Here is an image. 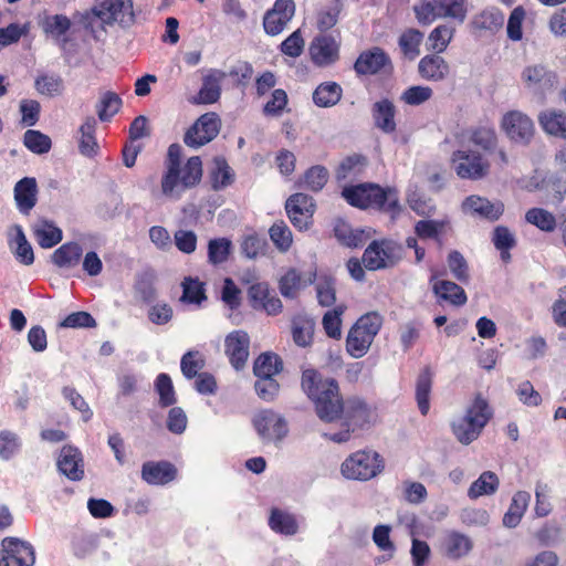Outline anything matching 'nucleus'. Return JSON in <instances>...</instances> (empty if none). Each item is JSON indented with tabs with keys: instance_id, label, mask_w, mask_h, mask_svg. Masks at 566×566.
I'll list each match as a JSON object with an SVG mask.
<instances>
[{
	"instance_id": "nucleus-1",
	"label": "nucleus",
	"mask_w": 566,
	"mask_h": 566,
	"mask_svg": "<svg viewBox=\"0 0 566 566\" xmlns=\"http://www.w3.org/2000/svg\"><path fill=\"white\" fill-rule=\"evenodd\" d=\"M301 386L314 402L321 420L325 422L343 420V429L334 433H324L326 439L336 443L347 442L354 431L371 422L375 413L371 406L359 397H349L344 400L338 382L334 378H324L318 370L308 368L302 373Z\"/></svg>"
},
{
	"instance_id": "nucleus-2",
	"label": "nucleus",
	"mask_w": 566,
	"mask_h": 566,
	"mask_svg": "<svg viewBox=\"0 0 566 566\" xmlns=\"http://www.w3.org/2000/svg\"><path fill=\"white\" fill-rule=\"evenodd\" d=\"M182 148L179 144L168 147L164 161L165 171L160 187L164 196L179 199L188 189L197 187L203 175L202 160L199 156L189 157L182 166Z\"/></svg>"
},
{
	"instance_id": "nucleus-3",
	"label": "nucleus",
	"mask_w": 566,
	"mask_h": 566,
	"mask_svg": "<svg viewBox=\"0 0 566 566\" xmlns=\"http://www.w3.org/2000/svg\"><path fill=\"white\" fill-rule=\"evenodd\" d=\"M342 196L352 207L359 209H376L392 214L400 210L397 191L373 182L345 187Z\"/></svg>"
},
{
	"instance_id": "nucleus-4",
	"label": "nucleus",
	"mask_w": 566,
	"mask_h": 566,
	"mask_svg": "<svg viewBox=\"0 0 566 566\" xmlns=\"http://www.w3.org/2000/svg\"><path fill=\"white\" fill-rule=\"evenodd\" d=\"M492 417L493 410L489 401L481 392H478L468 406L465 413L451 423L452 433L460 443L468 446L481 436Z\"/></svg>"
},
{
	"instance_id": "nucleus-5",
	"label": "nucleus",
	"mask_w": 566,
	"mask_h": 566,
	"mask_svg": "<svg viewBox=\"0 0 566 566\" xmlns=\"http://www.w3.org/2000/svg\"><path fill=\"white\" fill-rule=\"evenodd\" d=\"M384 318L378 312H368L352 325L345 339L346 353L353 358L364 357L380 332Z\"/></svg>"
},
{
	"instance_id": "nucleus-6",
	"label": "nucleus",
	"mask_w": 566,
	"mask_h": 566,
	"mask_svg": "<svg viewBox=\"0 0 566 566\" xmlns=\"http://www.w3.org/2000/svg\"><path fill=\"white\" fill-rule=\"evenodd\" d=\"M385 469L382 457L374 450H358L342 463V474L350 480L368 481Z\"/></svg>"
},
{
	"instance_id": "nucleus-7",
	"label": "nucleus",
	"mask_w": 566,
	"mask_h": 566,
	"mask_svg": "<svg viewBox=\"0 0 566 566\" xmlns=\"http://www.w3.org/2000/svg\"><path fill=\"white\" fill-rule=\"evenodd\" d=\"M402 245L394 240H374L365 249L361 262L368 271L394 268L402 259Z\"/></svg>"
},
{
	"instance_id": "nucleus-8",
	"label": "nucleus",
	"mask_w": 566,
	"mask_h": 566,
	"mask_svg": "<svg viewBox=\"0 0 566 566\" xmlns=\"http://www.w3.org/2000/svg\"><path fill=\"white\" fill-rule=\"evenodd\" d=\"M451 161L461 179L479 180L490 171V163L480 153L471 149L453 151Z\"/></svg>"
},
{
	"instance_id": "nucleus-9",
	"label": "nucleus",
	"mask_w": 566,
	"mask_h": 566,
	"mask_svg": "<svg viewBox=\"0 0 566 566\" xmlns=\"http://www.w3.org/2000/svg\"><path fill=\"white\" fill-rule=\"evenodd\" d=\"M252 424L259 437L265 442H280L287 432V422L273 409H262L252 418Z\"/></svg>"
},
{
	"instance_id": "nucleus-10",
	"label": "nucleus",
	"mask_w": 566,
	"mask_h": 566,
	"mask_svg": "<svg viewBox=\"0 0 566 566\" xmlns=\"http://www.w3.org/2000/svg\"><path fill=\"white\" fill-rule=\"evenodd\" d=\"M221 128L217 113L202 114L185 133L184 143L191 148H199L213 140Z\"/></svg>"
},
{
	"instance_id": "nucleus-11",
	"label": "nucleus",
	"mask_w": 566,
	"mask_h": 566,
	"mask_svg": "<svg viewBox=\"0 0 566 566\" xmlns=\"http://www.w3.org/2000/svg\"><path fill=\"white\" fill-rule=\"evenodd\" d=\"M357 76L391 73L394 65L389 54L380 46L364 50L357 56L353 66Z\"/></svg>"
},
{
	"instance_id": "nucleus-12",
	"label": "nucleus",
	"mask_w": 566,
	"mask_h": 566,
	"mask_svg": "<svg viewBox=\"0 0 566 566\" xmlns=\"http://www.w3.org/2000/svg\"><path fill=\"white\" fill-rule=\"evenodd\" d=\"M340 40L339 32L334 34H318L313 38L308 46L312 63L318 67H326L339 60Z\"/></svg>"
},
{
	"instance_id": "nucleus-13",
	"label": "nucleus",
	"mask_w": 566,
	"mask_h": 566,
	"mask_svg": "<svg viewBox=\"0 0 566 566\" xmlns=\"http://www.w3.org/2000/svg\"><path fill=\"white\" fill-rule=\"evenodd\" d=\"M0 566H33L35 554L33 547L19 538L6 537L1 543Z\"/></svg>"
},
{
	"instance_id": "nucleus-14",
	"label": "nucleus",
	"mask_w": 566,
	"mask_h": 566,
	"mask_svg": "<svg viewBox=\"0 0 566 566\" xmlns=\"http://www.w3.org/2000/svg\"><path fill=\"white\" fill-rule=\"evenodd\" d=\"M501 127L512 142L523 145L530 144L535 133L533 120L520 111L505 113L501 120Z\"/></svg>"
},
{
	"instance_id": "nucleus-15",
	"label": "nucleus",
	"mask_w": 566,
	"mask_h": 566,
	"mask_svg": "<svg viewBox=\"0 0 566 566\" xmlns=\"http://www.w3.org/2000/svg\"><path fill=\"white\" fill-rule=\"evenodd\" d=\"M314 199L303 192L291 195L285 202V210L291 223L298 230L308 229L315 212Z\"/></svg>"
},
{
	"instance_id": "nucleus-16",
	"label": "nucleus",
	"mask_w": 566,
	"mask_h": 566,
	"mask_svg": "<svg viewBox=\"0 0 566 566\" xmlns=\"http://www.w3.org/2000/svg\"><path fill=\"white\" fill-rule=\"evenodd\" d=\"M295 13L293 0H275L273 8L263 18V28L269 35L280 34Z\"/></svg>"
},
{
	"instance_id": "nucleus-17",
	"label": "nucleus",
	"mask_w": 566,
	"mask_h": 566,
	"mask_svg": "<svg viewBox=\"0 0 566 566\" xmlns=\"http://www.w3.org/2000/svg\"><path fill=\"white\" fill-rule=\"evenodd\" d=\"M250 337L245 331L238 329L227 335L224 353L235 370H242L249 358Z\"/></svg>"
},
{
	"instance_id": "nucleus-18",
	"label": "nucleus",
	"mask_w": 566,
	"mask_h": 566,
	"mask_svg": "<svg viewBox=\"0 0 566 566\" xmlns=\"http://www.w3.org/2000/svg\"><path fill=\"white\" fill-rule=\"evenodd\" d=\"M248 297L254 310L264 311L269 315H277L282 312L283 304L281 300L266 282L252 284L248 289Z\"/></svg>"
},
{
	"instance_id": "nucleus-19",
	"label": "nucleus",
	"mask_w": 566,
	"mask_h": 566,
	"mask_svg": "<svg viewBox=\"0 0 566 566\" xmlns=\"http://www.w3.org/2000/svg\"><path fill=\"white\" fill-rule=\"evenodd\" d=\"M97 6L103 23L117 22L120 25H130L135 21L132 0H99Z\"/></svg>"
},
{
	"instance_id": "nucleus-20",
	"label": "nucleus",
	"mask_w": 566,
	"mask_h": 566,
	"mask_svg": "<svg viewBox=\"0 0 566 566\" xmlns=\"http://www.w3.org/2000/svg\"><path fill=\"white\" fill-rule=\"evenodd\" d=\"M462 209L472 216L495 222L504 213V203L500 200L493 202L485 197L471 195L463 201Z\"/></svg>"
},
{
	"instance_id": "nucleus-21",
	"label": "nucleus",
	"mask_w": 566,
	"mask_h": 566,
	"mask_svg": "<svg viewBox=\"0 0 566 566\" xmlns=\"http://www.w3.org/2000/svg\"><path fill=\"white\" fill-rule=\"evenodd\" d=\"M315 277V272L306 276L297 269L290 268L279 280V291L283 297L295 300L302 290L314 283Z\"/></svg>"
},
{
	"instance_id": "nucleus-22",
	"label": "nucleus",
	"mask_w": 566,
	"mask_h": 566,
	"mask_svg": "<svg viewBox=\"0 0 566 566\" xmlns=\"http://www.w3.org/2000/svg\"><path fill=\"white\" fill-rule=\"evenodd\" d=\"M39 187L34 177H23L13 188L17 209L23 216H30L38 203Z\"/></svg>"
},
{
	"instance_id": "nucleus-23",
	"label": "nucleus",
	"mask_w": 566,
	"mask_h": 566,
	"mask_svg": "<svg viewBox=\"0 0 566 566\" xmlns=\"http://www.w3.org/2000/svg\"><path fill=\"white\" fill-rule=\"evenodd\" d=\"M472 548V539L459 531L446 532L440 541V552L442 556L452 560H458L467 556Z\"/></svg>"
},
{
	"instance_id": "nucleus-24",
	"label": "nucleus",
	"mask_w": 566,
	"mask_h": 566,
	"mask_svg": "<svg viewBox=\"0 0 566 566\" xmlns=\"http://www.w3.org/2000/svg\"><path fill=\"white\" fill-rule=\"evenodd\" d=\"M227 74L221 70L212 69L202 78V86L197 95L190 98V103L196 105H208L219 101L221 96V82Z\"/></svg>"
},
{
	"instance_id": "nucleus-25",
	"label": "nucleus",
	"mask_w": 566,
	"mask_h": 566,
	"mask_svg": "<svg viewBox=\"0 0 566 566\" xmlns=\"http://www.w3.org/2000/svg\"><path fill=\"white\" fill-rule=\"evenodd\" d=\"M177 468L169 461H147L142 467V479L150 485H166L177 478Z\"/></svg>"
},
{
	"instance_id": "nucleus-26",
	"label": "nucleus",
	"mask_w": 566,
	"mask_h": 566,
	"mask_svg": "<svg viewBox=\"0 0 566 566\" xmlns=\"http://www.w3.org/2000/svg\"><path fill=\"white\" fill-rule=\"evenodd\" d=\"M57 469L71 481L84 478V463L81 451L72 446H64L57 458Z\"/></svg>"
},
{
	"instance_id": "nucleus-27",
	"label": "nucleus",
	"mask_w": 566,
	"mask_h": 566,
	"mask_svg": "<svg viewBox=\"0 0 566 566\" xmlns=\"http://www.w3.org/2000/svg\"><path fill=\"white\" fill-rule=\"evenodd\" d=\"M418 73L426 81L441 82L448 77L450 66L440 54H427L418 63Z\"/></svg>"
},
{
	"instance_id": "nucleus-28",
	"label": "nucleus",
	"mask_w": 566,
	"mask_h": 566,
	"mask_svg": "<svg viewBox=\"0 0 566 566\" xmlns=\"http://www.w3.org/2000/svg\"><path fill=\"white\" fill-rule=\"evenodd\" d=\"M371 116L374 125L385 134H392L397 129L396 106L389 98H381L373 104Z\"/></svg>"
},
{
	"instance_id": "nucleus-29",
	"label": "nucleus",
	"mask_w": 566,
	"mask_h": 566,
	"mask_svg": "<svg viewBox=\"0 0 566 566\" xmlns=\"http://www.w3.org/2000/svg\"><path fill=\"white\" fill-rule=\"evenodd\" d=\"M436 275H432L430 283H432L433 293L440 300L454 306H462L467 303L468 297L465 291L460 285L448 280L436 281Z\"/></svg>"
},
{
	"instance_id": "nucleus-30",
	"label": "nucleus",
	"mask_w": 566,
	"mask_h": 566,
	"mask_svg": "<svg viewBox=\"0 0 566 566\" xmlns=\"http://www.w3.org/2000/svg\"><path fill=\"white\" fill-rule=\"evenodd\" d=\"M83 249L80 243L71 241L60 245L51 255L52 263L60 269H73L81 262Z\"/></svg>"
},
{
	"instance_id": "nucleus-31",
	"label": "nucleus",
	"mask_w": 566,
	"mask_h": 566,
	"mask_svg": "<svg viewBox=\"0 0 566 566\" xmlns=\"http://www.w3.org/2000/svg\"><path fill=\"white\" fill-rule=\"evenodd\" d=\"M97 120L94 116H87L80 126L78 150L83 156L95 157L98 154L99 146L96 140Z\"/></svg>"
},
{
	"instance_id": "nucleus-32",
	"label": "nucleus",
	"mask_w": 566,
	"mask_h": 566,
	"mask_svg": "<svg viewBox=\"0 0 566 566\" xmlns=\"http://www.w3.org/2000/svg\"><path fill=\"white\" fill-rule=\"evenodd\" d=\"M33 237L38 244L43 249H51L59 244L63 239L62 230L52 221L39 220L32 227Z\"/></svg>"
},
{
	"instance_id": "nucleus-33",
	"label": "nucleus",
	"mask_w": 566,
	"mask_h": 566,
	"mask_svg": "<svg viewBox=\"0 0 566 566\" xmlns=\"http://www.w3.org/2000/svg\"><path fill=\"white\" fill-rule=\"evenodd\" d=\"M433 384V374L430 367H424L416 380V401L422 416H427L430 410V395Z\"/></svg>"
},
{
	"instance_id": "nucleus-34",
	"label": "nucleus",
	"mask_w": 566,
	"mask_h": 566,
	"mask_svg": "<svg viewBox=\"0 0 566 566\" xmlns=\"http://www.w3.org/2000/svg\"><path fill=\"white\" fill-rule=\"evenodd\" d=\"M542 129L555 137L566 139V114L557 109H546L538 115Z\"/></svg>"
},
{
	"instance_id": "nucleus-35",
	"label": "nucleus",
	"mask_w": 566,
	"mask_h": 566,
	"mask_svg": "<svg viewBox=\"0 0 566 566\" xmlns=\"http://www.w3.org/2000/svg\"><path fill=\"white\" fill-rule=\"evenodd\" d=\"M336 239L345 247L359 248L365 244L368 234L361 229H353L346 221L337 220L334 226Z\"/></svg>"
},
{
	"instance_id": "nucleus-36",
	"label": "nucleus",
	"mask_w": 566,
	"mask_h": 566,
	"mask_svg": "<svg viewBox=\"0 0 566 566\" xmlns=\"http://www.w3.org/2000/svg\"><path fill=\"white\" fill-rule=\"evenodd\" d=\"M556 75L544 65H530L522 72V80L530 88H545L553 85Z\"/></svg>"
},
{
	"instance_id": "nucleus-37",
	"label": "nucleus",
	"mask_w": 566,
	"mask_h": 566,
	"mask_svg": "<svg viewBox=\"0 0 566 566\" xmlns=\"http://www.w3.org/2000/svg\"><path fill=\"white\" fill-rule=\"evenodd\" d=\"M343 96V88L336 82L321 83L313 92V102L318 107H332L336 105Z\"/></svg>"
},
{
	"instance_id": "nucleus-38",
	"label": "nucleus",
	"mask_w": 566,
	"mask_h": 566,
	"mask_svg": "<svg viewBox=\"0 0 566 566\" xmlns=\"http://www.w3.org/2000/svg\"><path fill=\"white\" fill-rule=\"evenodd\" d=\"M234 181V172L224 157L213 159V168L210 171V182L213 190L219 191Z\"/></svg>"
},
{
	"instance_id": "nucleus-39",
	"label": "nucleus",
	"mask_w": 566,
	"mask_h": 566,
	"mask_svg": "<svg viewBox=\"0 0 566 566\" xmlns=\"http://www.w3.org/2000/svg\"><path fill=\"white\" fill-rule=\"evenodd\" d=\"M283 370V361L274 353H262L253 364V374L256 378L274 377Z\"/></svg>"
},
{
	"instance_id": "nucleus-40",
	"label": "nucleus",
	"mask_w": 566,
	"mask_h": 566,
	"mask_svg": "<svg viewBox=\"0 0 566 566\" xmlns=\"http://www.w3.org/2000/svg\"><path fill=\"white\" fill-rule=\"evenodd\" d=\"M269 526L275 533L283 535H294L298 530L295 516L276 507L271 510Z\"/></svg>"
},
{
	"instance_id": "nucleus-41",
	"label": "nucleus",
	"mask_w": 566,
	"mask_h": 566,
	"mask_svg": "<svg viewBox=\"0 0 566 566\" xmlns=\"http://www.w3.org/2000/svg\"><path fill=\"white\" fill-rule=\"evenodd\" d=\"M530 500L531 495L528 492H516L512 499L509 511L503 516V524L507 527L517 526L527 509Z\"/></svg>"
},
{
	"instance_id": "nucleus-42",
	"label": "nucleus",
	"mask_w": 566,
	"mask_h": 566,
	"mask_svg": "<svg viewBox=\"0 0 566 566\" xmlns=\"http://www.w3.org/2000/svg\"><path fill=\"white\" fill-rule=\"evenodd\" d=\"M423 41V33L415 28L406 29L398 39L399 48L403 56L413 61L420 54V45Z\"/></svg>"
},
{
	"instance_id": "nucleus-43",
	"label": "nucleus",
	"mask_w": 566,
	"mask_h": 566,
	"mask_svg": "<svg viewBox=\"0 0 566 566\" xmlns=\"http://www.w3.org/2000/svg\"><path fill=\"white\" fill-rule=\"evenodd\" d=\"M500 485L497 475L492 471H484L478 480H475L468 490L470 499H479L484 495L494 494Z\"/></svg>"
},
{
	"instance_id": "nucleus-44",
	"label": "nucleus",
	"mask_w": 566,
	"mask_h": 566,
	"mask_svg": "<svg viewBox=\"0 0 566 566\" xmlns=\"http://www.w3.org/2000/svg\"><path fill=\"white\" fill-rule=\"evenodd\" d=\"M182 295L180 301L186 304L200 305L207 300L206 284L198 277L186 276L181 282Z\"/></svg>"
},
{
	"instance_id": "nucleus-45",
	"label": "nucleus",
	"mask_w": 566,
	"mask_h": 566,
	"mask_svg": "<svg viewBox=\"0 0 566 566\" xmlns=\"http://www.w3.org/2000/svg\"><path fill=\"white\" fill-rule=\"evenodd\" d=\"M525 221L543 232H554L557 228L556 217L544 208H531L525 212Z\"/></svg>"
},
{
	"instance_id": "nucleus-46",
	"label": "nucleus",
	"mask_w": 566,
	"mask_h": 566,
	"mask_svg": "<svg viewBox=\"0 0 566 566\" xmlns=\"http://www.w3.org/2000/svg\"><path fill=\"white\" fill-rule=\"evenodd\" d=\"M328 170L322 165L310 167L298 181V187L306 188L311 191H321L328 181Z\"/></svg>"
},
{
	"instance_id": "nucleus-47",
	"label": "nucleus",
	"mask_w": 566,
	"mask_h": 566,
	"mask_svg": "<svg viewBox=\"0 0 566 566\" xmlns=\"http://www.w3.org/2000/svg\"><path fill=\"white\" fill-rule=\"evenodd\" d=\"M454 28L447 24L436 27L428 36V50L441 54L449 46L454 35Z\"/></svg>"
},
{
	"instance_id": "nucleus-48",
	"label": "nucleus",
	"mask_w": 566,
	"mask_h": 566,
	"mask_svg": "<svg viewBox=\"0 0 566 566\" xmlns=\"http://www.w3.org/2000/svg\"><path fill=\"white\" fill-rule=\"evenodd\" d=\"M315 324L306 317H295L292 321V337L300 347H307L313 343Z\"/></svg>"
},
{
	"instance_id": "nucleus-49",
	"label": "nucleus",
	"mask_w": 566,
	"mask_h": 566,
	"mask_svg": "<svg viewBox=\"0 0 566 566\" xmlns=\"http://www.w3.org/2000/svg\"><path fill=\"white\" fill-rule=\"evenodd\" d=\"M36 92L45 96H57L64 90L63 78L59 74H39L34 81Z\"/></svg>"
},
{
	"instance_id": "nucleus-50",
	"label": "nucleus",
	"mask_w": 566,
	"mask_h": 566,
	"mask_svg": "<svg viewBox=\"0 0 566 566\" xmlns=\"http://www.w3.org/2000/svg\"><path fill=\"white\" fill-rule=\"evenodd\" d=\"M346 307L344 305H337L332 310H328L322 319V325L325 334L335 340L342 338V316Z\"/></svg>"
},
{
	"instance_id": "nucleus-51",
	"label": "nucleus",
	"mask_w": 566,
	"mask_h": 566,
	"mask_svg": "<svg viewBox=\"0 0 566 566\" xmlns=\"http://www.w3.org/2000/svg\"><path fill=\"white\" fill-rule=\"evenodd\" d=\"M504 23V15L500 11L483 10L472 20V27L479 31H499Z\"/></svg>"
},
{
	"instance_id": "nucleus-52",
	"label": "nucleus",
	"mask_w": 566,
	"mask_h": 566,
	"mask_svg": "<svg viewBox=\"0 0 566 566\" xmlns=\"http://www.w3.org/2000/svg\"><path fill=\"white\" fill-rule=\"evenodd\" d=\"M155 390L159 396L158 403L161 408L171 407L176 403L177 397L170 376L160 373L155 379Z\"/></svg>"
},
{
	"instance_id": "nucleus-53",
	"label": "nucleus",
	"mask_w": 566,
	"mask_h": 566,
	"mask_svg": "<svg viewBox=\"0 0 566 566\" xmlns=\"http://www.w3.org/2000/svg\"><path fill=\"white\" fill-rule=\"evenodd\" d=\"M232 250V242L227 238L211 239L208 242V261L218 265L228 261Z\"/></svg>"
},
{
	"instance_id": "nucleus-54",
	"label": "nucleus",
	"mask_w": 566,
	"mask_h": 566,
	"mask_svg": "<svg viewBox=\"0 0 566 566\" xmlns=\"http://www.w3.org/2000/svg\"><path fill=\"white\" fill-rule=\"evenodd\" d=\"M206 366V359L199 350H188L180 359V369L187 379L197 377Z\"/></svg>"
},
{
	"instance_id": "nucleus-55",
	"label": "nucleus",
	"mask_w": 566,
	"mask_h": 566,
	"mask_svg": "<svg viewBox=\"0 0 566 566\" xmlns=\"http://www.w3.org/2000/svg\"><path fill=\"white\" fill-rule=\"evenodd\" d=\"M122 107V98L114 92H105L96 105L97 115L101 122H108Z\"/></svg>"
},
{
	"instance_id": "nucleus-56",
	"label": "nucleus",
	"mask_w": 566,
	"mask_h": 566,
	"mask_svg": "<svg viewBox=\"0 0 566 566\" xmlns=\"http://www.w3.org/2000/svg\"><path fill=\"white\" fill-rule=\"evenodd\" d=\"M71 25V20L64 14L48 15L42 22L43 31L56 40L65 35Z\"/></svg>"
},
{
	"instance_id": "nucleus-57",
	"label": "nucleus",
	"mask_w": 566,
	"mask_h": 566,
	"mask_svg": "<svg viewBox=\"0 0 566 566\" xmlns=\"http://www.w3.org/2000/svg\"><path fill=\"white\" fill-rule=\"evenodd\" d=\"M23 144L30 151L39 155L49 153L52 146L51 138L48 135L33 129L24 133Z\"/></svg>"
},
{
	"instance_id": "nucleus-58",
	"label": "nucleus",
	"mask_w": 566,
	"mask_h": 566,
	"mask_svg": "<svg viewBox=\"0 0 566 566\" xmlns=\"http://www.w3.org/2000/svg\"><path fill=\"white\" fill-rule=\"evenodd\" d=\"M269 234L274 245L282 252H286L293 243L292 232L283 220L274 222Z\"/></svg>"
},
{
	"instance_id": "nucleus-59",
	"label": "nucleus",
	"mask_w": 566,
	"mask_h": 566,
	"mask_svg": "<svg viewBox=\"0 0 566 566\" xmlns=\"http://www.w3.org/2000/svg\"><path fill=\"white\" fill-rule=\"evenodd\" d=\"M448 266L455 280L461 283H468L470 279L469 265L461 252L452 250L447 256Z\"/></svg>"
},
{
	"instance_id": "nucleus-60",
	"label": "nucleus",
	"mask_w": 566,
	"mask_h": 566,
	"mask_svg": "<svg viewBox=\"0 0 566 566\" xmlns=\"http://www.w3.org/2000/svg\"><path fill=\"white\" fill-rule=\"evenodd\" d=\"M413 12L417 21L421 25L431 24L437 18L441 17L437 0H424L413 6Z\"/></svg>"
},
{
	"instance_id": "nucleus-61",
	"label": "nucleus",
	"mask_w": 566,
	"mask_h": 566,
	"mask_svg": "<svg viewBox=\"0 0 566 566\" xmlns=\"http://www.w3.org/2000/svg\"><path fill=\"white\" fill-rule=\"evenodd\" d=\"M280 388L281 386L274 377L258 378L254 382V390L258 397L266 402H272L276 399Z\"/></svg>"
},
{
	"instance_id": "nucleus-62",
	"label": "nucleus",
	"mask_w": 566,
	"mask_h": 566,
	"mask_svg": "<svg viewBox=\"0 0 566 566\" xmlns=\"http://www.w3.org/2000/svg\"><path fill=\"white\" fill-rule=\"evenodd\" d=\"M433 95V91L429 86L413 85L406 88L400 99L410 106H418L429 101Z\"/></svg>"
},
{
	"instance_id": "nucleus-63",
	"label": "nucleus",
	"mask_w": 566,
	"mask_h": 566,
	"mask_svg": "<svg viewBox=\"0 0 566 566\" xmlns=\"http://www.w3.org/2000/svg\"><path fill=\"white\" fill-rule=\"evenodd\" d=\"M63 397L70 401L71 406L81 412L83 421L87 422L93 417V411L91 410L88 403L85 399L77 392L74 387L65 386L62 389Z\"/></svg>"
},
{
	"instance_id": "nucleus-64",
	"label": "nucleus",
	"mask_w": 566,
	"mask_h": 566,
	"mask_svg": "<svg viewBox=\"0 0 566 566\" xmlns=\"http://www.w3.org/2000/svg\"><path fill=\"white\" fill-rule=\"evenodd\" d=\"M470 140L484 150H490L496 145V134L491 126H479L471 130Z\"/></svg>"
}]
</instances>
